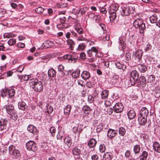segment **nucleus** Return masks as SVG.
I'll use <instances>...</instances> for the list:
<instances>
[{
	"mask_svg": "<svg viewBox=\"0 0 160 160\" xmlns=\"http://www.w3.org/2000/svg\"><path fill=\"white\" fill-rule=\"evenodd\" d=\"M30 86L37 92H40L43 89V83L41 81L36 79H31L29 81Z\"/></svg>",
	"mask_w": 160,
	"mask_h": 160,
	"instance_id": "obj_1",
	"label": "nucleus"
},
{
	"mask_svg": "<svg viewBox=\"0 0 160 160\" xmlns=\"http://www.w3.org/2000/svg\"><path fill=\"white\" fill-rule=\"evenodd\" d=\"M133 25L136 28H139L141 33L143 32L146 28L145 23H144L142 19L141 18H137L136 19L133 23Z\"/></svg>",
	"mask_w": 160,
	"mask_h": 160,
	"instance_id": "obj_2",
	"label": "nucleus"
},
{
	"mask_svg": "<svg viewBox=\"0 0 160 160\" xmlns=\"http://www.w3.org/2000/svg\"><path fill=\"white\" fill-rule=\"evenodd\" d=\"M139 74L136 70L132 71L130 75V81L132 85H134L137 82Z\"/></svg>",
	"mask_w": 160,
	"mask_h": 160,
	"instance_id": "obj_3",
	"label": "nucleus"
},
{
	"mask_svg": "<svg viewBox=\"0 0 160 160\" xmlns=\"http://www.w3.org/2000/svg\"><path fill=\"white\" fill-rule=\"evenodd\" d=\"M74 28L77 32L78 33L79 36H78V41H85L86 39L84 38L82 34H83V31L81 28V25L79 23L76 24L74 26Z\"/></svg>",
	"mask_w": 160,
	"mask_h": 160,
	"instance_id": "obj_4",
	"label": "nucleus"
},
{
	"mask_svg": "<svg viewBox=\"0 0 160 160\" xmlns=\"http://www.w3.org/2000/svg\"><path fill=\"white\" fill-rule=\"evenodd\" d=\"M9 153L12 157L15 158H18L20 155L19 151L16 149L15 146L13 145H10L9 147Z\"/></svg>",
	"mask_w": 160,
	"mask_h": 160,
	"instance_id": "obj_5",
	"label": "nucleus"
},
{
	"mask_svg": "<svg viewBox=\"0 0 160 160\" xmlns=\"http://www.w3.org/2000/svg\"><path fill=\"white\" fill-rule=\"evenodd\" d=\"M134 9L135 8L132 6L123 7L122 8L121 14L123 16H128L130 13H134Z\"/></svg>",
	"mask_w": 160,
	"mask_h": 160,
	"instance_id": "obj_6",
	"label": "nucleus"
},
{
	"mask_svg": "<svg viewBox=\"0 0 160 160\" xmlns=\"http://www.w3.org/2000/svg\"><path fill=\"white\" fill-rule=\"evenodd\" d=\"M99 26L102 30L103 31V37L101 38V39L104 41H108L109 40V36L107 34V31L106 30V27L104 24L100 23L99 24Z\"/></svg>",
	"mask_w": 160,
	"mask_h": 160,
	"instance_id": "obj_7",
	"label": "nucleus"
},
{
	"mask_svg": "<svg viewBox=\"0 0 160 160\" xmlns=\"http://www.w3.org/2000/svg\"><path fill=\"white\" fill-rule=\"evenodd\" d=\"M143 52L141 50L138 49L133 52L132 57L138 62H140L142 59Z\"/></svg>",
	"mask_w": 160,
	"mask_h": 160,
	"instance_id": "obj_8",
	"label": "nucleus"
},
{
	"mask_svg": "<svg viewBox=\"0 0 160 160\" xmlns=\"http://www.w3.org/2000/svg\"><path fill=\"white\" fill-rule=\"evenodd\" d=\"M26 147L27 149L29 151L34 152L37 150L36 144L32 141H30L27 142Z\"/></svg>",
	"mask_w": 160,
	"mask_h": 160,
	"instance_id": "obj_9",
	"label": "nucleus"
},
{
	"mask_svg": "<svg viewBox=\"0 0 160 160\" xmlns=\"http://www.w3.org/2000/svg\"><path fill=\"white\" fill-rule=\"evenodd\" d=\"M113 108L115 112L120 113L123 111V107L121 103L118 102L114 105Z\"/></svg>",
	"mask_w": 160,
	"mask_h": 160,
	"instance_id": "obj_10",
	"label": "nucleus"
},
{
	"mask_svg": "<svg viewBox=\"0 0 160 160\" xmlns=\"http://www.w3.org/2000/svg\"><path fill=\"white\" fill-rule=\"evenodd\" d=\"M137 82L142 87H145L146 84V79L144 76H141L138 79Z\"/></svg>",
	"mask_w": 160,
	"mask_h": 160,
	"instance_id": "obj_11",
	"label": "nucleus"
},
{
	"mask_svg": "<svg viewBox=\"0 0 160 160\" xmlns=\"http://www.w3.org/2000/svg\"><path fill=\"white\" fill-rule=\"evenodd\" d=\"M119 6L118 4H114L111 5L108 8L109 13L115 12L118 9Z\"/></svg>",
	"mask_w": 160,
	"mask_h": 160,
	"instance_id": "obj_12",
	"label": "nucleus"
},
{
	"mask_svg": "<svg viewBox=\"0 0 160 160\" xmlns=\"http://www.w3.org/2000/svg\"><path fill=\"white\" fill-rule=\"evenodd\" d=\"M149 88L151 90L154 91L156 94L160 92V87L156 83L153 85L151 84Z\"/></svg>",
	"mask_w": 160,
	"mask_h": 160,
	"instance_id": "obj_13",
	"label": "nucleus"
},
{
	"mask_svg": "<svg viewBox=\"0 0 160 160\" xmlns=\"http://www.w3.org/2000/svg\"><path fill=\"white\" fill-rule=\"evenodd\" d=\"M6 109L7 112L9 115L14 113L16 112L14 106L12 104H9L6 106Z\"/></svg>",
	"mask_w": 160,
	"mask_h": 160,
	"instance_id": "obj_14",
	"label": "nucleus"
},
{
	"mask_svg": "<svg viewBox=\"0 0 160 160\" xmlns=\"http://www.w3.org/2000/svg\"><path fill=\"white\" fill-rule=\"evenodd\" d=\"M148 114V111L146 108L142 107L140 112V117L143 118H147Z\"/></svg>",
	"mask_w": 160,
	"mask_h": 160,
	"instance_id": "obj_15",
	"label": "nucleus"
},
{
	"mask_svg": "<svg viewBox=\"0 0 160 160\" xmlns=\"http://www.w3.org/2000/svg\"><path fill=\"white\" fill-rule=\"evenodd\" d=\"M81 76L84 80H87L90 78V74L89 72L87 71H84L81 73Z\"/></svg>",
	"mask_w": 160,
	"mask_h": 160,
	"instance_id": "obj_16",
	"label": "nucleus"
},
{
	"mask_svg": "<svg viewBox=\"0 0 160 160\" xmlns=\"http://www.w3.org/2000/svg\"><path fill=\"white\" fill-rule=\"evenodd\" d=\"M117 133V132L115 130L109 129L107 133V136L109 138H112L116 136Z\"/></svg>",
	"mask_w": 160,
	"mask_h": 160,
	"instance_id": "obj_17",
	"label": "nucleus"
},
{
	"mask_svg": "<svg viewBox=\"0 0 160 160\" xmlns=\"http://www.w3.org/2000/svg\"><path fill=\"white\" fill-rule=\"evenodd\" d=\"M28 130L34 134L37 133L38 130L36 127L32 125H29L27 128Z\"/></svg>",
	"mask_w": 160,
	"mask_h": 160,
	"instance_id": "obj_18",
	"label": "nucleus"
},
{
	"mask_svg": "<svg viewBox=\"0 0 160 160\" xmlns=\"http://www.w3.org/2000/svg\"><path fill=\"white\" fill-rule=\"evenodd\" d=\"M97 142L95 139L92 138L89 141L88 145L90 148H94L95 147Z\"/></svg>",
	"mask_w": 160,
	"mask_h": 160,
	"instance_id": "obj_19",
	"label": "nucleus"
},
{
	"mask_svg": "<svg viewBox=\"0 0 160 160\" xmlns=\"http://www.w3.org/2000/svg\"><path fill=\"white\" fill-rule=\"evenodd\" d=\"M65 132L63 128H61L59 130L58 133L57 134V138L58 139H62L63 136H64Z\"/></svg>",
	"mask_w": 160,
	"mask_h": 160,
	"instance_id": "obj_20",
	"label": "nucleus"
},
{
	"mask_svg": "<svg viewBox=\"0 0 160 160\" xmlns=\"http://www.w3.org/2000/svg\"><path fill=\"white\" fill-rule=\"evenodd\" d=\"M18 105L19 108L23 110H24L28 107L26 103L22 101L19 102Z\"/></svg>",
	"mask_w": 160,
	"mask_h": 160,
	"instance_id": "obj_21",
	"label": "nucleus"
},
{
	"mask_svg": "<svg viewBox=\"0 0 160 160\" xmlns=\"http://www.w3.org/2000/svg\"><path fill=\"white\" fill-rule=\"evenodd\" d=\"M71 138L68 136H67L64 139V143L67 145L68 147H70L72 143Z\"/></svg>",
	"mask_w": 160,
	"mask_h": 160,
	"instance_id": "obj_22",
	"label": "nucleus"
},
{
	"mask_svg": "<svg viewBox=\"0 0 160 160\" xmlns=\"http://www.w3.org/2000/svg\"><path fill=\"white\" fill-rule=\"evenodd\" d=\"M82 130V127L79 125L77 126L73 127L72 129V130L74 133L78 132L79 134L81 132Z\"/></svg>",
	"mask_w": 160,
	"mask_h": 160,
	"instance_id": "obj_23",
	"label": "nucleus"
},
{
	"mask_svg": "<svg viewBox=\"0 0 160 160\" xmlns=\"http://www.w3.org/2000/svg\"><path fill=\"white\" fill-rule=\"evenodd\" d=\"M119 47L121 49H124L125 48V43L124 40L122 39V37H120L119 38Z\"/></svg>",
	"mask_w": 160,
	"mask_h": 160,
	"instance_id": "obj_24",
	"label": "nucleus"
},
{
	"mask_svg": "<svg viewBox=\"0 0 160 160\" xmlns=\"http://www.w3.org/2000/svg\"><path fill=\"white\" fill-rule=\"evenodd\" d=\"M138 68L139 71L142 72H145L147 69V68L146 65L143 64L138 65Z\"/></svg>",
	"mask_w": 160,
	"mask_h": 160,
	"instance_id": "obj_25",
	"label": "nucleus"
},
{
	"mask_svg": "<svg viewBox=\"0 0 160 160\" xmlns=\"http://www.w3.org/2000/svg\"><path fill=\"white\" fill-rule=\"evenodd\" d=\"M147 118L139 117H138L139 124L141 125H144L147 122Z\"/></svg>",
	"mask_w": 160,
	"mask_h": 160,
	"instance_id": "obj_26",
	"label": "nucleus"
},
{
	"mask_svg": "<svg viewBox=\"0 0 160 160\" xmlns=\"http://www.w3.org/2000/svg\"><path fill=\"white\" fill-rule=\"evenodd\" d=\"M56 72L53 68L50 69L48 71V74L49 77L54 78L56 77Z\"/></svg>",
	"mask_w": 160,
	"mask_h": 160,
	"instance_id": "obj_27",
	"label": "nucleus"
},
{
	"mask_svg": "<svg viewBox=\"0 0 160 160\" xmlns=\"http://www.w3.org/2000/svg\"><path fill=\"white\" fill-rule=\"evenodd\" d=\"M112 158V153L110 152L105 153L103 156V160H111Z\"/></svg>",
	"mask_w": 160,
	"mask_h": 160,
	"instance_id": "obj_28",
	"label": "nucleus"
},
{
	"mask_svg": "<svg viewBox=\"0 0 160 160\" xmlns=\"http://www.w3.org/2000/svg\"><path fill=\"white\" fill-rule=\"evenodd\" d=\"M128 115L129 119H132L135 117L136 113L134 111L131 110L128 113Z\"/></svg>",
	"mask_w": 160,
	"mask_h": 160,
	"instance_id": "obj_29",
	"label": "nucleus"
},
{
	"mask_svg": "<svg viewBox=\"0 0 160 160\" xmlns=\"http://www.w3.org/2000/svg\"><path fill=\"white\" fill-rule=\"evenodd\" d=\"M31 76L30 75H24L22 76H18L19 78L21 81H22V80L24 81H27L30 78Z\"/></svg>",
	"mask_w": 160,
	"mask_h": 160,
	"instance_id": "obj_30",
	"label": "nucleus"
},
{
	"mask_svg": "<svg viewBox=\"0 0 160 160\" xmlns=\"http://www.w3.org/2000/svg\"><path fill=\"white\" fill-rule=\"evenodd\" d=\"M148 156V153L146 151H143L140 156V160H146Z\"/></svg>",
	"mask_w": 160,
	"mask_h": 160,
	"instance_id": "obj_31",
	"label": "nucleus"
},
{
	"mask_svg": "<svg viewBox=\"0 0 160 160\" xmlns=\"http://www.w3.org/2000/svg\"><path fill=\"white\" fill-rule=\"evenodd\" d=\"M153 148L155 151L159 153L160 152V146L158 142H155L153 144Z\"/></svg>",
	"mask_w": 160,
	"mask_h": 160,
	"instance_id": "obj_32",
	"label": "nucleus"
},
{
	"mask_svg": "<svg viewBox=\"0 0 160 160\" xmlns=\"http://www.w3.org/2000/svg\"><path fill=\"white\" fill-rule=\"evenodd\" d=\"M115 65L117 68L119 69H122L123 71H124L126 68V66L125 65L122 64L119 62H117Z\"/></svg>",
	"mask_w": 160,
	"mask_h": 160,
	"instance_id": "obj_33",
	"label": "nucleus"
},
{
	"mask_svg": "<svg viewBox=\"0 0 160 160\" xmlns=\"http://www.w3.org/2000/svg\"><path fill=\"white\" fill-rule=\"evenodd\" d=\"M8 92V96H9L10 98L12 99V98H13L15 93V91L13 89H9Z\"/></svg>",
	"mask_w": 160,
	"mask_h": 160,
	"instance_id": "obj_34",
	"label": "nucleus"
},
{
	"mask_svg": "<svg viewBox=\"0 0 160 160\" xmlns=\"http://www.w3.org/2000/svg\"><path fill=\"white\" fill-rule=\"evenodd\" d=\"M89 8L87 7H84L80 9L79 11L77 13L78 14L79 12H80L82 15H83L85 14L86 12L88 10Z\"/></svg>",
	"mask_w": 160,
	"mask_h": 160,
	"instance_id": "obj_35",
	"label": "nucleus"
},
{
	"mask_svg": "<svg viewBox=\"0 0 160 160\" xmlns=\"http://www.w3.org/2000/svg\"><path fill=\"white\" fill-rule=\"evenodd\" d=\"M68 45H69V48L72 50H73L75 45L74 42L71 39H68L67 41Z\"/></svg>",
	"mask_w": 160,
	"mask_h": 160,
	"instance_id": "obj_36",
	"label": "nucleus"
},
{
	"mask_svg": "<svg viewBox=\"0 0 160 160\" xmlns=\"http://www.w3.org/2000/svg\"><path fill=\"white\" fill-rule=\"evenodd\" d=\"M155 81V77L154 75H150L148 77V83H152L151 84H153ZM151 84H150V86Z\"/></svg>",
	"mask_w": 160,
	"mask_h": 160,
	"instance_id": "obj_37",
	"label": "nucleus"
},
{
	"mask_svg": "<svg viewBox=\"0 0 160 160\" xmlns=\"http://www.w3.org/2000/svg\"><path fill=\"white\" fill-rule=\"evenodd\" d=\"M71 109V106L69 105H67L64 109V113L66 115H69Z\"/></svg>",
	"mask_w": 160,
	"mask_h": 160,
	"instance_id": "obj_38",
	"label": "nucleus"
},
{
	"mask_svg": "<svg viewBox=\"0 0 160 160\" xmlns=\"http://www.w3.org/2000/svg\"><path fill=\"white\" fill-rule=\"evenodd\" d=\"M150 22L152 23H155L157 21L158 17L156 14H154L151 16L149 18Z\"/></svg>",
	"mask_w": 160,
	"mask_h": 160,
	"instance_id": "obj_39",
	"label": "nucleus"
},
{
	"mask_svg": "<svg viewBox=\"0 0 160 160\" xmlns=\"http://www.w3.org/2000/svg\"><path fill=\"white\" fill-rule=\"evenodd\" d=\"M108 91L107 90H104L102 92L101 97L102 99H105L107 98L108 95Z\"/></svg>",
	"mask_w": 160,
	"mask_h": 160,
	"instance_id": "obj_40",
	"label": "nucleus"
},
{
	"mask_svg": "<svg viewBox=\"0 0 160 160\" xmlns=\"http://www.w3.org/2000/svg\"><path fill=\"white\" fill-rule=\"evenodd\" d=\"M125 62H128L129 60L131 59V53L129 52H126L125 55Z\"/></svg>",
	"mask_w": 160,
	"mask_h": 160,
	"instance_id": "obj_41",
	"label": "nucleus"
},
{
	"mask_svg": "<svg viewBox=\"0 0 160 160\" xmlns=\"http://www.w3.org/2000/svg\"><path fill=\"white\" fill-rule=\"evenodd\" d=\"M80 70L79 69H77L72 73V76L74 78H78L80 75Z\"/></svg>",
	"mask_w": 160,
	"mask_h": 160,
	"instance_id": "obj_42",
	"label": "nucleus"
},
{
	"mask_svg": "<svg viewBox=\"0 0 160 160\" xmlns=\"http://www.w3.org/2000/svg\"><path fill=\"white\" fill-rule=\"evenodd\" d=\"M140 148L139 145H135L133 148V151L135 154H138L140 151Z\"/></svg>",
	"mask_w": 160,
	"mask_h": 160,
	"instance_id": "obj_43",
	"label": "nucleus"
},
{
	"mask_svg": "<svg viewBox=\"0 0 160 160\" xmlns=\"http://www.w3.org/2000/svg\"><path fill=\"white\" fill-rule=\"evenodd\" d=\"M72 152L73 154L78 155L80 154L81 150L77 148H75L72 150Z\"/></svg>",
	"mask_w": 160,
	"mask_h": 160,
	"instance_id": "obj_44",
	"label": "nucleus"
},
{
	"mask_svg": "<svg viewBox=\"0 0 160 160\" xmlns=\"http://www.w3.org/2000/svg\"><path fill=\"white\" fill-rule=\"evenodd\" d=\"M110 14V16L109 17L111 22H113L116 18V12L109 13Z\"/></svg>",
	"mask_w": 160,
	"mask_h": 160,
	"instance_id": "obj_45",
	"label": "nucleus"
},
{
	"mask_svg": "<svg viewBox=\"0 0 160 160\" xmlns=\"http://www.w3.org/2000/svg\"><path fill=\"white\" fill-rule=\"evenodd\" d=\"M126 132V130L123 127H121L119 129V134L121 136H123Z\"/></svg>",
	"mask_w": 160,
	"mask_h": 160,
	"instance_id": "obj_46",
	"label": "nucleus"
},
{
	"mask_svg": "<svg viewBox=\"0 0 160 160\" xmlns=\"http://www.w3.org/2000/svg\"><path fill=\"white\" fill-rule=\"evenodd\" d=\"M35 12L38 14H41L44 11V9L41 7H39L35 9Z\"/></svg>",
	"mask_w": 160,
	"mask_h": 160,
	"instance_id": "obj_47",
	"label": "nucleus"
},
{
	"mask_svg": "<svg viewBox=\"0 0 160 160\" xmlns=\"http://www.w3.org/2000/svg\"><path fill=\"white\" fill-rule=\"evenodd\" d=\"M3 37L4 38H9L14 37L15 35L11 33H5L3 35Z\"/></svg>",
	"mask_w": 160,
	"mask_h": 160,
	"instance_id": "obj_48",
	"label": "nucleus"
},
{
	"mask_svg": "<svg viewBox=\"0 0 160 160\" xmlns=\"http://www.w3.org/2000/svg\"><path fill=\"white\" fill-rule=\"evenodd\" d=\"M16 43V39L12 38L10 39L8 41V43L10 46L13 45Z\"/></svg>",
	"mask_w": 160,
	"mask_h": 160,
	"instance_id": "obj_49",
	"label": "nucleus"
},
{
	"mask_svg": "<svg viewBox=\"0 0 160 160\" xmlns=\"http://www.w3.org/2000/svg\"><path fill=\"white\" fill-rule=\"evenodd\" d=\"M8 120L6 118H2L0 120V124L7 126Z\"/></svg>",
	"mask_w": 160,
	"mask_h": 160,
	"instance_id": "obj_50",
	"label": "nucleus"
},
{
	"mask_svg": "<svg viewBox=\"0 0 160 160\" xmlns=\"http://www.w3.org/2000/svg\"><path fill=\"white\" fill-rule=\"evenodd\" d=\"M1 96L2 98H4L5 97L8 96V93L7 91H5L3 90H2V91H1Z\"/></svg>",
	"mask_w": 160,
	"mask_h": 160,
	"instance_id": "obj_51",
	"label": "nucleus"
},
{
	"mask_svg": "<svg viewBox=\"0 0 160 160\" xmlns=\"http://www.w3.org/2000/svg\"><path fill=\"white\" fill-rule=\"evenodd\" d=\"M118 79L117 77H112L111 78V82L112 83V84L115 85L118 82Z\"/></svg>",
	"mask_w": 160,
	"mask_h": 160,
	"instance_id": "obj_52",
	"label": "nucleus"
},
{
	"mask_svg": "<svg viewBox=\"0 0 160 160\" xmlns=\"http://www.w3.org/2000/svg\"><path fill=\"white\" fill-rule=\"evenodd\" d=\"M105 147L104 144H102L100 145L99 150L100 152H103L105 151Z\"/></svg>",
	"mask_w": 160,
	"mask_h": 160,
	"instance_id": "obj_53",
	"label": "nucleus"
},
{
	"mask_svg": "<svg viewBox=\"0 0 160 160\" xmlns=\"http://www.w3.org/2000/svg\"><path fill=\"white\" fill-rule=\"evenodd\" d=\"M10 115L11 116V118L14 121H16L18 118V117L16 114V112L14 113L11 114Z\"/></svg>",
	"mask_w": 160,
	"mask_h": 160,
	"instance_id": "obj_54",
	"label": "nucleus"
},
{
	"mask_svg": "<svg viewBox=\"0 0 160 160\" xmlns=\"http://www.w3.org/2000/svg\"><path fill=\"white\" fill-rule=\"evenodd\" d=\"M87 15L88 17L90 18H94L96 16L95 14L94 13L92 12H87Z\"/></svg>",
	"mask_w": 160,
	"mask_h": 160,
	"instance_id": "obj_55",
	"label": "nucleus"
},
{
	"mask_svg": "<svg viewBox=\"0 0 160 160\" xmlns=\"http://www.w3.org/2000/svg\"><path fill=\"white\" fill-rule=\"evenodd\" d=\"M86 48V45L84 43L80 44L78 45V49L79 50H84Z\"/></svg>",
	"mask_w": 160,
	"mask_h": 160,
	"instance_id": "obj_56",
	"label": "nucleus"
},
{
	"mask_svg": "<svg viewBox=\"0 0 160 160\" xmlns=\"http://www.w3.org/2000/svg\"><path fill=\"white\" fill-rule=\"evenodd\" d=\"M93 53H95L96 56L98 52V49L95 47H93L91 48L90 49Z\"/></svg>",
	"mask_w": 160,
	"mask_h": 160,
	"instance_id": "obj_57",
	"label": "nucleus"
},
{
	"mask_svg": "<svg viewBox=\"0 0 160 160\" xmlns=\"http://www.w3.org/2000/svg\"><path fill=\"white\" fill-rule=\"evenodd\" d=\"M83 109L84 111V112L86 114H88L90 113L91 110V108L88 107H84Z\"/></svg>",
	"mask_w": 160,
	"mask_h": 160,
	"instance_id": "obj_58",
	"label": "nucleus"
},
{
	"mask_svg": "<svg viewBox=\"0 0 160 160\" xmlns=\"http://www.w3.org/2000/svg\"><path fill=\"white\" fill-rule=\"evenodd\" d=\"M152 47V46L150 44H147L146 47H145L144 52H146L151 50V49Z\"/></svg>",
	"mask_w": 160,
	"mask_h": 160,
	"instance_id": "obj_59",
	"label": "nucleus"
},
{
	"mask_svg": "<svg viewBox=\"0 0 160 160\" xmlns=\"http://www.w3.org/2000/svg\"><path fill=\"white\" fill-rule=\"evenodd\" d=\"M95 20V22L96 23H98L101 21V17L100 16L98 15H96L94 18Z\"/></svg>",
	"mask_w": 160,
	"mask_h": 160,
	"instance_id": "obj_60",
	"label": "nucleus"
},
{
	"mask_svg": "<svg viewBox=\"0 0 160 160\" xmlns=\"http://www.w3.org/2000/svg\"><path fill=\"white\" fill-rule=\"evenodd\" d=\"M53 111V108L51 106H47V112L48 113H51Z\"/></svg>",
	"mask_w": 160,
	"mask_h": 160,
	"instance_id": "obj_61",
	"label": "nucleus"
},
{
	"mask_svg": "<svg viewBox=\"0 0 160 160\" xmlns=\"http://www.w3.org/2000/svg\"><path fill=\"white\" fill-rule=\"evenodd\" d=\"M113 101H105L104 104L106 107L110 106L111 103H112Z\"/></svg>",
	"mask_w": 160,
	"mask_h": 160,
	"instance_id": "obj_62",
	"label": "nucleus"
},
{
	"mask_svg": "<svg viewBox=\"0 0 160 160\" xmlns=\"http://www.w3.org/2000/svg\"><path fill=\"white\" fill-rule=\"evenodd\" d=\"M113 111V110L112 108H107L106 111V114L110 115L112 113Z\"/></svg>",
	"mask_w": 160,
	"mask_h": 160,
	"instance_id": "obj_63",
	"label": "nucleus"
},
{
	"mask_svg": "<svg viewBox=\"0 0 160 160\" xmlns=\"http://www.w3.org/2000/svg\"><path fill=\"white\" fill-rule=\"evenodd\" d=\"M56 131V129L54 127H51L50 128V132H51V133L52 134V136H53L54 135V134L55 133Z\"/></svg>",
	"mask_w": 160,
	"mask_h": 160,
	"instance_id": "obj_64",
	"label": "nucleus"
}]
</instances>
